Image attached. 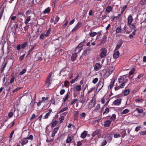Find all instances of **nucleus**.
<instances>
[{"label":"nucleus","mask_w":146,"mask_h":146,"mask_svg":"<svg viewBox=\"0 0 146 146\" xmlns=\"http://www.w3.org/2000/svg\"><path fill=\"white\" fill-rule=\"evenodd\" d=\"M124 77H125V75L121 76L119 78H118V82L119 83H121V82H123L124 81Z\"/></svg>","instance_id":"nucleus-16"},{"label":"nucleus","mask_w":146,"mask_h":146,"mask_svg":"<svg viewBox=\"0 0 146 146\" xmlns=\"http://www.w3.org/2000/svg\"><path fill=\"white\" fill-rule=\"evenodd\" d=\"M121 99H118L114 101L113 102V104L114 105L119 106L121 104Z\"/></svg>","instance_id":"nucleus-9"},{"label":"nucleus","mask_w":146,"mask_h":146,"mask_svg":"<svg viewBox=\"0 0 146 146\" xmlns=\"http://www.w3.org/2000/svg\"><path fill=\"white\" fill-rule=\"evenodd\" d=\"M86 40L84 39V40L82 42L80 43L77 46V47H78L79 48H81V49H82V47L84 45V43L85 42Z\"/></svg>","instance_id":"nucleus-14"},{"label":"nucleus","mask_w":146,"mask_h":146,"mask_svg":"<svg viewBox=\"0 0 146 146\" xmlns=\"http://www.w3.org/2000/svg\"><path fill=\"white\" fill-rule=\"evenodd\" d=\"M27 45L28 43L27 42H25L23 43L21 45L22 48L24 49L27 46Z\"/></svg>","instance_id":"nucleus-36"},{"label":"nucleus","mask_w":146,"mask_h":146,"mask_svg":"<svg viewBox=\"0 0 146 146\" xmlns=\"http://www.w3.org/2000/svg\"><path fill=\"white\" fill-rule=\"evenodd\" d=\"M97 34L96 32H93L89 33V35L91 37H94Z\"/></svg>","instance_id":"nucleus-29"},{"label":"nucleus","mask_w":146,"mask_h":146,"mask_svg":"<svg viewBox=\"0 0 146 146\" xmlns=\"http://www.w3.org/2000/svg\"><path fill=\"white\" fill-rule=\"evenodd\" d=\"M100 63H96L94 66V69L96 70H98L100 68Z\"/></svg>","instance_id":"nucleus-21"},{"label":"nucleus","mask_w":146,"mask_h":146,"mask_svg":"<svg viewBox=\"0 0 146 146\" xmlns=\"http://www.w3.org/2000/svg\"><path fill=\"white\" fill-rule=\"evenodd\" d=\"M31 16H28L27 18L25 21V23L26 24H27L29 21L31 20Z\"/></svg>","instance_id":"nucleus-28"},{"label":"nucleus","mask_w":146,"mask_h":146,"mask_svg":"<svg viewBox=\"0 0 146 146\" xmlns=\"http://www.w3.org/2000/svg\"><path fill=\"white\" fill-rule=\"evenodd\" d=\"M129 111V110L127 109H125L121 113V114H126L128 113Z\"/></svg>","instance_id":"nucleus-44"},{"label":"nucleus","mask_w":146,"mask_h":146,"mask_svg":"<svg viewBox=\"0 0 146 146\" xmlns=\"http://www.w3.org/2000/svg\"><path fill=\"white\" fill-rule=\"evenodd\" d=\"M115 31L116 33H122V29L121 28V25L118 26L116 28Z\"/></svg>","instance_id":"nucleus-11"},{"label":"nucleus","mask_w":146,"mask_h":146,"mask_svg":"<svg viewBox=\"0 0 146 146\" xmlns=\"http://www.w3.org/2000/svg\"><path fill=\"white\" fill-rule=\"evenodd\" d=\"M28 139H26V137L25 138H23L21 139V141H23L25 144H27L28 142V141L27 140Z\"/></svg>","instance_id":"nucleus-41"},{"label":"nucleus","mask_w":146,"mask_h":146,"mask_svg":"<svg viewBox=\"0 0 146 146\" xmlns=\"http://www.w3.org/2000/svg\"><path fill=\"white\" fill-rule=\"evenodd\" d=\"M21 87H18L15 89H14L12 91V92L14 93L15 92H17V91L19 90L20 89H21Z\"/></svg>","instance_id":"nucleus-49"},{"label":"nucleus","mask_w":146,"mask_h":146,"mask_svg":"<svg viewBox=\"0 0 146 146\" xmlns=\"http://www.w3.org/2000/svg\"><path fill=\"white\" fill-rule=\"evenodd\" d=\"M82 25V23L80 22H78L72 30L71 32H75L77 31L81 27Z\"/></svg>","instance_id":"nucleus-4"},{"label":"nucleus","mask_w":146,"mask_h":146,"mask_svg":"<svg viewBox=\"0 0 146 146\" xmlns=\"http://www.w3.org/2000/svg\"><path fill=\"white\" fill-rule=\"evenodd\" d=\"M106 36H104L100 40V44H104L106 42Z\"/></svg>","instance_id":"nucleus-19"},{"label":"nucleus","mask_w":146,"mask_h":146,"mask_svg":"<svg viewBox=\"0 0 146 146\" xmlns=\"http://www.w3.org/2000/svg\"><path fill=\"white\" fill-rule=\"evenodd\" d=\"M119 55V51H117L113 53V57L115 58H118Z\"/></svg>","instance_id":"nucleus-20"},{"label":"nucleus","mask_w":146,"mask_h":146,"mask_svg":"<svg viewBox=\"0 0 146 146\" xmlns=\"http://www.w3.org/2000/svg\"><path fill=\"white\" fill-rule=\"evenodd\" d=\"M130 28L131 29H134L136 27V25H135L134 24H131V25L129 26Z\"/></svg>","instance_id":"nucleus-52"},{"label":"nucleus","mask_w":146,"mask_h":146,"mask_svg":"<svg viewBox=\"0 0 146 146\" xmlns=\"http://www.w3.org/2000/svg\"><path fill=\"white\" fill-rule=\"evenodd\" d=\"M87 132L86 131H84L81 134V137L83 138H84L86 136Z\"/></svg>","instance_id":"nucleus-22"},{"label":"nucleus","mask_w":146,"mask_h":146,"mask_svg":"<svg viewBox=\"0 0 146 146\" xmlns=\"http://www.w3.org/2000/svg\"><path fill=\"white\" fill-rule=\"evenodd\" d=\"M110 111V109L108 108H106L105 110L104 111L103 113V115L105 114H108Z\"/></svg>","instance_id":"nucleus-45"},{"label":"nucleus","mask_w":146,"mask_h":146,"mask_svg":"<svg viewBox=\"0 0 146 146\" xmlns=\"http://www.w3.org/2000/svg\"><path fill=\"white\" fill-rule=\"evenodd\" d=\"M26 68H24V69H23L22 71H21L20 73H19V75H23V74H25L26 71Z\"/></svg>","instance_id":"nucleus-38"},{"label":"nucleus","mask_w":146,"mask_h":146,"mask_svg":"<svg viewBox=\"0 0 146 146\" xmlns=\"http://www.w3.org/2000/svg\"><path fill=\"white\" fill-rule=\"evenodd\" d=\"M79 112L78 111H75L74 113V120H77L78 119Z\"/></svg>","instance_id":"nucleus-18"},{"label":"nucleus","mask_w":146,"mask_h":146,"mask_svg":"<svg viewBox=\"0 0 146 146\" xmlns=\"http://www.w3.org/2000/svg\"><path fill=\"white\" fill-rule=\"evenodd\" d=\"M48 97H43L42 98V100H41V102H44L45 101L47 100L48 99Z\"/></svg>","instance_id":"nucleus-54"},{"label":"nucleus","mask_w":146,"mask_h":146,"mask_svg":"<svg viewBox=\"0 0 146 146\" xmlns=\"http://www.w3.org/2000/svg\"><path fill=\"white\" fill-rule=\"evenodd\" d=\"M50 9L49 7L43 11L44 14L48 13L50 12Z\"/></svg>","instance_id":"nucleus-30"},{"label":"nucleus","mask_w":146,"mask_h":146,"mask_svg":"<svg viewBox=\"0 0 146 146\" xmlns=\"http://www.w3.org/2000/svg\"><path fill=\"white\" fill-rule=\"evenodd\" d=\"M123 43L122 40V39L120 40L114 50L115 51L117 50L121 47L123 44Z\"/></svg>","instance_id":"nucleus-10"},{"label":"nucleus","mask_w":146,"mask_h":146,"mask_svg":"<svg viewBox=\"0 0 146 146\" xmlns=\"http://www.w3.org/2000/svg\"><path fill=\"white\" fill-rule=\"evenodd\" d=\"M51 31V28H50L47 31L45 35V36L46 37H47L49 36V35L50 33V32Z\"/></svg>","instance_id":"nucleus-40"},{"label":"nucleus","mask_w":146,"mask_h":146,"mask_svg":"<svg viewBox=\"0 0 146 146\" xmlns=\"http://www.w3.org/2000/svg\"><path fill=\"white\" fill-rule=\"evenodd\" d=\"M114 67L113 66H111L109 68L108 72L110 74H111L114 70Z\"/></svg>","instance_id":"nucleus-27"},{"label":"nucleus","mask_w":146,"mask_h":146,"mask_svg":"<svg viewBox=\"0 0 146 146\" xmlns=\"http://www.w3.org/2000/svg\"><path fill=\"white\" fill-rule=\"evenodd\" d=\"M121 83H122L119 86L121 88H123L125 84V82H124Z\"/></svg>","instance_id":"nucleus-55"},{"label":"nucleus","mask_w":146,"mask_h":146,"mask_svg":"<svg viewBox=\"0 0 146 146\" xmlns=\"http://www.w3.org/2000/svg\"><path fill=\"white\" fill-rule=\"evenodd\" d=\"M15 79V76H13L10 80V83L11 84H12L14 81Z\"/></svg>","instance_id":"nucleus-51"},{"label":"nucleus","mask_w":146,"mask_h":146,"mask_svg":"<svg viewBox=\"0 0 146 146\" xmlns=\"http://www.w3.org/2000/svg\"><path fill=\"white\" fill-rule=\"evenodd\" d=\"M140 135H145L146 134V130L145 131H141V132H140Z\"/></svg>","instance_id":"nucleus-64"},{"label":"nucleus","mask_w":146,"mask_h":146,"mask_svg":"<svg viewBox=\"0 0 146 146\" xmlns=\"http://www.w3.org/2000/svg\"><path fill=\"white\" fill-rule=\"evenodd\" d=\"M81 86L80 85H78L76 87V90L77 91L79 92L81 90Z\"/></svg>","instance_id":"nucleus-46"},{"label":"nucleus","mask_w":146,"mask_h":146,"mask_svg":"<svg viewBox=\"0 0 146 146\" xmlns=\"http://www.w3.org/2000/svg\"><path fill=\"white\" fill-rule=\"evenodd\" d=\"M33 14V13H32V11L31 10H28L26 12L25 14L27 16L29 15L30 14Z\"/></svg>","instance_id":"nucleus-42"},{"label":"nucleus","mask_w":146,"mask_h":146,"mask_svg":"<svg viewBox=\"0 0 146 146\" xmlns=\"http://www.w3.org/2000/svg\"><path fill=\"white\" fill-rule=\"evenodd\" d=\"M139 5L143 6L146 4V0H141L139 3Z\"/></svg>","instance_id":"nucleus-24"},{"label":"nucleus","mask_w":146,"mask_h":146,"mask_svg":"<svg viewBox=\"0 0 146 146\" xmlns=\"http://www.w3.org/2000/svg\"><path fill=\"white\" fill-rule=\"evenodd\" d=\"M68 109V107L67 106H66L64 108L61 109L60 110V111L59 112V113H60L64 111L67 110Z\"/></svg>","instance_id":"nucleus-50"},{"label":"nucleus","mask_w":146,"mask_h":146,"mask_svg":"<svg viewBox=\"0 0 146 146\" xmlns=\"http://www.w3.org/2000/svg\"><path fill=\"white\" fill-rule=\"evenodd\" d=\"M70 94V92H68L67 94H66L64 99L63 101L64 102H65L66 101L68 100V98H69V95Z\"/></svg>","instance_id":"nucleus-25"},{"label":"nucleus","mask_w":146,"mask_h":146,"mask_svg":"<svg viewBox=\"0 0 146 146\" xmlns=\"http://www.w3.org/2000/svg\"><path fill=\"white\" fill-rule=\"evenodd\" d=\"M68 23V22L67 21H66V23L63 24L62 26V28L63 29H64L65 28L66 26L67 25Z\"/></svg>","instance_id":"nucleus-61"},{"label":"nucleus","mask_w":146,"mask_h":146,"mask_svg":"<svg viewBox=\"0 0 146 146\" xmlns=\"http://www.w3.org/2000/svg\"><path fill=\"white\" fill-rule=\"evenodd\" d=\"M66 67L62 68L60 71V73H62L63 74H64V73L66 72L67 71L66 70Z\"/></svg>","instance_id":"nucleus-37"},{"label":"nucleus","mask_w":146,"mask_h":146,"mask_svg":"<svg viewBox=\"0 0 146 146\" xmlns=\"http://www.w3.org/2000/svg\"><path fill=\"white\" fill-rule=\"evenodd\" d=\"M121 136L118 133H115L114 134V137L115 138H118L120 137Z\"/></svg>","instance_id":"nucleus-53"},{"label":"nucleus","mask_w":146,"mask_h":146,"mask_svg":"<svg viewBox=\"0 0 146 146\" xmlns=\"http://www.w3.org/2000/svg\"><path fill=\"white\" fill-rule=\"evenodd\" d=\"M58 123V121H52V127H55L57 124Z\"/></svg>","instance_id":"nucleus-43"},{"label":"nucleus","mask_w":146,"mask_h":146,"mask_svg":"<svg viewBox=\"0 0 146 146\" xmlns=\"http://www.w3.org/2000/svg\"><path fill=\"white\" fill-rule=\"evenodd\" d=\"M121 137L122 138H124L125 136L127 135V134L126 133L125 130H124L122 131L121 132Z\"/></svg>","instance_id":"nucleus-26"},{"label":"nucleus","mask_w":146,"mask_h":146,"mask_svg":"<svg viewBox=\"0 0 146 146\" xmlns=\"http://www.w3.org/2000/svg\"><path fill=\"white\" fill-rule=\"evenodd\" d=\"M86 116V114L84 112H83L82 113L80 114V117L81 118H84Z\"/></svg>","instance_id":"nucleus-60"},{"label":"nucleus","mask_w":146,"mask_h":146,"mask_svg":"<svg viewBox=\"0 0 146 146\" xmlns=\"http://www.w3.org/2000/svg\"><path fill=\"white\" fill-rule=\"evenodd\" d=\"M98 81V79L97 78H95L92 80V82L93 83L95 84Z\"/></svg>","instance_id":"nucleus-59"},{"label":"nucleus","mask_w":146,"mask_h":146,"mask_svg":"<svg viewBox=\"0 0 146 146\" xmlns=\"http://www.w3.org/2000/svg\"><path fill=\"white\" fill-rule=\"evenodd\" d=\"M82 50V49H81V48H79L77 46L75 50V53H79Z\"/></svg>","instance_id":"nucleus-35"},{"label":"nucleus","mask_w":146,"mask_h":146,"mask_svg":"<svg viewBox=\"0 0 146 146\" xmlns=\"http://www.w3.org/2000/svg\"><path fill=\"white\" fill-rule=\"evenodd\" d=\"M98 35L97 36V37L98 38L100 36V35H102L103 32L102 31H100L99 32L97 33Z\"/></svg>","instance_id":"nucleus-58"},{"label":"nucleus","mask_w":146,"mask_h":146,"mask_svg":"<svg viewBox=\"0 0 146 146\" xmlns=\"http://www.w3.org/2000/svg\"><path fill=\"white\" fill-rule=\"evenodd\" d=\"M90 52L87 51L85 50H84V52H83L82 55H81V56H86L88 54L90 53Z\"/></svg>","instance_id":"nucleus-31"},{"label":"nucleus","mask_w":146,"mask_h":146,"mask_svg":"<svg viewBox=\"0 0 146 146\" xmlns=\"http://www.w3.org/2000/svg\"><path fill=\"white\" fill-rule=\"evenodd\" d=\"M131 31L129 27L126 25H125L122 28V33L129 34Z\"/></svg>","instance_id":"nucleus-2"},{"label":"nucleus","mask_w":146,"mask_h":146,"mask_svg":"<svg viewBox=\"0 0 146 146\" xmlns=\"http://www.w3.org/2000/svg\"><path fill=\"white\" fill-rule=\"evenodd\" d=\"M100 108V104H98L97 105L96 107L95 108V110H98Z\"/></svg>","instance_id":"nucleus-62"},{"label":"nucleus","mask_w":146,"mask_h":146,"mask_svg":"<svg viewBox=\"0 0 146 146\" xmlns=\"http://www.w3.org/2000/svg\"><path fill=\"white\" fill-rule=\"evenodd\" d=\"M100 51L101 53L100 54V56L101 58H103L106 55L107 50L105 48H102L101 49Z\"/></svg>","instance_id":"nucleus-6"},{"label":"nucleus","mask_w":146,"mask_h":146,"mask_svg":"<svg viewBox=\"0 0 146 146\" xmlns=\"http://www.w3.org/2000/svg\"><path fill=\"white\" fill-rule=\"evenodd\" d=\"M74 139V137L73 136H68L66 139V143H69L71 141Z\"/></svg>","instance_id":"nucleus-12"},{"label":"nucleus","mask_w":146,"mask_h":146,"mask_svg":"<svg viewBox=\"0 0 146 146\" xmlns=\"http://www.w3.org/2000/svg\"><path fill=\"white\" fill-rule=\"evenodd\" d=\"M136 110L139 113H143V115L144 116L145 115V113H144L143 112V109H140L139 108H136Z\"/></svg>","instance_id":"nucleus-34"},{"label":"nucleus","mask_w":146,"mask_h":146,"mask_svg":"<svg viewBox=\"0 0 146 146\" xmlns=\"http://www.w3.org/2000/svg\"><path fill=\"white\" fill-rule=\"evenodd\" d=\"M127 24L128 26L131 25L133 21V19L132 16L131 15H129L127 18Z\"/></svg>","instance_id":"nucleus-8"},{"label":"nucleus","mask_w":146,"mask_h":146,"mask_svg":"<svg viewBox=\"0 0 146 146\" xmlns=\"http://www.w3.org/2000/svg\"><path fill=\"white\" fill-rule=\"evenodd\" d=\"M116 118V115L115 114H113L110 118V120L106 121L104 122V127H108L109 126L112 121H114Z\"/></svg>","instance_id":"nucleus-1"},{"label":"nucleus","mask_w":146,"mask_h":146,"mask_svg":"<svg viewBox=\"0 0 146 146\" xmlns=\"http://www.w3.org/2000/svg\"><path fill=\"white\" fill-rule=\"evenodd\" d=\"M35 47V46H33L28 51V54L27 56L29 54H30L31 52L34 49Z\"/></svg>","instance_id":"nucleus-39"},{"label":"nucleus","mask_w":146,"mask_h":146,"mask_svg":"<svg viewBox=\"0 0 146 146\" xmlns=\"http://www.w3.org/2000/svg\"><path fill=\"white\" fill-rule=\"evenodd\" d=\"M113 7L110 6H108L106 8V11L108 13H110L111 11L113 9Z\"/></svg>","instance_id":"nucleus-17"},{"label":"nucleus","mask_w":146,"mask_h":146,"mask_svg":"<svg viewBox=\"0 0 146 146\" xmlns=\"http://www.w3.org/2000/svg\"><path fill=\"white\" fill-rule=\"evenodd\" d=\"M107 142L106 140H104L102 142L101 146H104L106 145Z\"/></svg>","instance_id":"nucleus-47"},{"label":"nucleus","mask_w":146,"mask_h":146,"mask_svg":"<svg viewBox=\"0 0 146 146\" xmlns=\"http://www.w3.org/2000/svg\"><path fill=\"white\" fill-rule=\"evenodd\" d=\"M79 101L80 102L83 104L86 102V97H84V94H81L79 96Z\"/></svg>","instance_id":"nucleus-7"},{"label":"nucleus","mask_w":146,"mask_h":146,"mask_svg":"<svg viewBox=\"0 0 146 146\" xmlns=\"http://www.w3.org/2000/svg\"><path fill=\"white\" fill-rule=\"evenodd\" d=\"M115 82V80L114 79L112 80H111L110 84L109 86L110 89H111L112 88Z\"/></svg>","instance_id":"nucleus-23"},{"label":"nucleus","mask_w":146,"mask_h":146,"mask_svg":"<svg viewBox=\"0 0 146 146\" xmlns=\"http://www.w3.org/2000/svg\"><path fill=\"white\" fill-rule=\"evenodd\" d=\"M52 75V73H50L48 74L46 80L45 81V83L46 84H47V86L48 87H49L50 86L52 82V80L50 79Z\"/></svg>","instance_id":"nucleus-3"},{"label":"nucleus","mask_w":146,"mask_h":146,"mask_svg":"<svg viewBox=\"0 0 146 146\" xmlns=\"http://www.w3.org/2000/svg\"><path fill=\"white\" fill-rule=\"evenodd\" d=\"M129 89H126L124 91L123 95L124 96H126L129 94Z\"/></svg>","instance_id":"nucleus-33"},{"label":"nucleus","mask_w":146,"mask_h":146,"mask_svg":"<svg viewBox=\"0 0 146 146\" xmlns=\"http://www.w3.org/2000/svg\"><path fill=\"white\" fill-rule=\"evenodd\" d=\"M135 70V68H133L129 72V74L130 75H132L134 73Z\"/></svg>","instance_id":"nucleus-56"},{"label":"nucleus","mask_w":146,"mask_h":146,"mask_svg":"<svg viewBox=\"0 0 146 146\" xmlns=\"http://www.w3.org/2000/svg\"><path fill=\"white\" fill-rule=\"evenodd\" d=\"M77 57V53L75 52L74 53L72 54L71 56V59L72 61L73 62L76 59Z\"/></svg>","instance_id":"nucleus-15"},{"label":"nucleus","mask_w":146,"mask_h":146,"mask_svg":"<svg viewBox=\"0 0 146 146\" xmlns=\"http://www.w3.org/2000/svg\"><path fill=\"white\" fill-rule=\"evenodd\" d=\"M34 3V0H33L31 1V3H30L29 5L30 7H32L33 6V4Z\"/></svg>","instance_id":"nucleus-63"},{"label":"nucleus","mask_w":146,"mask_h":146,"mask_svg":"<svg viewBox=\"0 0 146 146\" xmlns=\"http://www.w3.org/2000/svg\"><path fill=\"white\" fill-rule=\"evenodd\" d=\"M50 116V112H48L46 114L44 118V119H47Z\"/></svg>","instance_id":"nucleus-48"},{"label":"nucleus","mask_w":146,"mask_h":146,"mask_svg":"<svg viewBox=\"0 0 146 146\" xmlns=\"http://www.w3.org/2000/svg\"><path fill=\"white\" fill-rule=\"evenodd\" d=\"M79 77V75H77L76 77L74 79H73L71 81L70 83L71 84H73L74 83L75 81H77L78 77Z\"/></svg>","instance_id":"nucleus-32"},{"label":"nucleus","mask_w":146,"mask_h":146,"mask_svg":"<svg viewBox=\"0 0 146 146\" xmlns=\"http://www.w3.org/2000/svg\"><path fill=\"white\" fill-rule=\"evenodd\" d=\"M58 129H59V127H56V128H55L54 129V130H53V131H52V135H51L52 137H54L55 134L57 132V131H58Z\"/></svg>","instance_id":"nucleus-13"},{"label":"nucleus","mask_w":146,"mask_h":146,"mask_svg":"<svg viewBox=\"0 0 146 146\" xmlns=\"http://www.w3.org/2000/svg\"><path fill=\"white\" fill-rule=\"evenodd\" d=\"M104 82V79H102L99 81L97 88V89H98V92H99L103 86Z\"/></svg>","instance_id":"nucleus-5"},{"label":"nucleus","mask_w":146,"mask_h":146,"mask_svg":"<svg viewBox=\"0 0 146 146\" xmlns=\"http://www.w3.org/2000/svg\"><path fill=\"white\" fill-rule=\"evenodd\" d=\"M60 120L59 121V123H61L63 122L64 119V116H61L60 118Z\"/></svg>","instance_id":"nucleus-57"}]
</instances>
